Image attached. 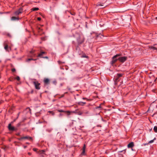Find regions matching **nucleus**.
I'll list each match as a JSON object with an SVG mask.
<instances>
[{"instance_id": "39448f33", "label": "nucleus", "mask_w": 157, "mask_h": 157, "mask_svg": "<svg viewBox=\"0 0 157 157\" xmlns=\"http://www.w3.org/2000/svg\"><path fill=\"white\" fill-rule=\"evenodd\" d=\"M8 128L10 131H13L16 130L14 127L12 126L11 124H9L8 125Z\"/></svg>"}, {"instance_id": "473e14b6", "label": "nucleus", "mask_w": 157, "mask_h": 157, "mask_svg": "<svg viewBox=\"0 0 157 157\" xmlns=\"http://www.w3.org/2000/svg\"><path fill=\"white\" fill-rule=\"evenodd\" d=\"M42 58L48 59V56H45V57H43H43H42Z\"/></svg>"}, {"instance_id": "c03bdc74", "label": "nucleus", "mask_w": 157, "mask_h": 157, "mask_svg": "<svg viewBox=\"0 0 157 157\" xmlns=\"http://www.w3.org/2000/svg\"><path fill=\"white\" fill-rule=\"evenodd\" d=\"M64 95H62V97H63Z\"/></svg>"}, {"instance_id": "f03ea898", "label": "nucleus", "mask_w": 157, "mask_h": 157, "mask_svg": "<svg viewBox=\"0 0 157 157\" xmlns=\"http://www.w3.org/2000/svg\"><path fill=\"white\" fill-rule=\"evenodd\" d=\"M33 83L35 86V88L37 90H39L40 89V83L38 81H35L33 82Z\"/></svg>"}, {"instance_id": "7c9ffc66", "label": "nucleus", "mask_w": 157, "mask_h": 157, "mask_svg": "<svg viewBox=\"0 0 157 157\" xmlns=\"http://www.w3.org/2000/svg\"><path fill=\"white\" fill-rule=\"evenodd\" d=\"M35 52V51L34 50H32V51H31L30 52L31 54H32V53H34V52Z\"/></svg>"}, {"instance_id": "bb28decb", "label": "nucleus", "mask_w": 157, "mask_h": 157, "mask_svg": "<svg viewBox=\"0 0 157 157\" xmlns=\"http://www.w3.org/2000/svg\"><path fill=\"white\" fill-rule=\"evenodd\" d=\"M104 37L101 34H99L98 35V36H97V37Z\"/></svg>"}, {"instance_id": "4c0bfd02", "label": "nucleus", "mask_w": 157, "mask_h": 157, "mask_svg": "<svg viewBox=\"0 0 157 157\" xmlns=\"http://www.w3.org/2000/svg\"><path fill=\"white\" fill-rule=\"evenodd\" d=\"M28 154L29 155H31L32 154H31V153H30V152H28Z\"/></svg>"}, {"instance_id": "c85d7f7f", "label": "nucleus", "mask_w": 157, "mask_h": 157, "mask_svg": "<svg viewBox=\"0 0 157 157\" xmlns=\"http://www.w3.org/2000/svg\"><path fill=\"white\" fill-rule=\"evenodd\" d=\"M86 148V146L85 144H84L82 149L85 150Z\"/></svg>"}, {"instance_id": "9b49d317", "label": "nucleus", "mask_w": 157, "mask_h": 157, "mask_svg": "<svg viewBox=\"0 0 157 157\" xmlns=\"http://www.w3.org/2000/svg\"><path fill=\"white\" fill-rule=\"evenodd\" d=\"M134 146V143L133 142H131L129 143L128 145V148H132Z\"/></svg>"}, {"instance_id": "b1692460", "label": "nucleus", "mask_w": 157, "mask_h": 157, "mask_svg": "<svg viewBox=\"0 0 157 157\" xmlns=\"http://www.w3.org/2000/svg\"><path fill=\"white\" fill-rule=\"evenodd\" d=\"M58 63L59 64H61V63H64V62H62L60 60H58Z\"/></svg>"}, {"instance_id": "f704fd0d", "label": "nucleus", "mask_w": 157, "mask_h": 157, "mask_svg": "<svg viewBox=\"0 0 157 157\" xmlns=\"http://www.w3.org/2000/svg\"><path fill=\"white\" fill-rule=\"evenodd\" d=\"M82 57H85V58H87L88 56H82Z\"/></svg>"}, {"instance_id": "37998d69", "label": "nucleus", "mask_w": 157, "mask_h": 157, "mask_svg": "<svg viewBox=\"0 0 157 157\" xmlns=\"http://www.w3.org/2000/svg\"><path fill=\"white\" fill-rule=\"evenodd\" d=\"M49 112H50V113H51V112H52V111H49Z\"/></svg>"}, {"instance_id": "c756f323", "label": "nucleus", "mask_w": 157, "mask_h": 157, "mask_svg": "<svg viewBox=\"0 0 157 157\" xmlns=\"http://www.w3.org/2000/svg\"><path fill=\"white\" fill-rule=\"evenodd\" d=\"M37 149H36V148H33V150L35 151H37Z\"/></svg>"}, {"instance_id": "2f4dec72", "label": "nucleus", "mask_w": 157, "mask_h": 157, "mask_svg": "<svg viewBox=\"0 0 157 157\" xmlns=\"http://www.w3.org/2000/svg\"><path fill=\"white\" fill-rule=\"evenodd\" d=\"M15 71V69L14 68H13L12 69V71L13 72Z\"/></svg>"}, {"instance_id": "393cba45", "label": "nucleus", "mask_w": 157, "mask_h": 157, "mask_svg": "<svg viewBox=\"0 0 157 157\" xmlns=\"http://www.w3.org/2000/svg\"><path fill=\"white\" fill-rule=\"evenodd\" d=\"M16 79L17 81H19L20 80V78L19 77V76H17L16 78H15Z\"/></svg>"}, {"instance_id": "09e8293b", "label": "nucleus", "mask_w": 157, "mask_h": 157, "mask_svg": "<svg viewBox=\"0 0 157 157\" xmlns=\"http://www.w3.org/2000/svg\"><path fill=\"white\" fill-rule=\"evenodd\" d=\"M156 44H154V45H156Z\"/></svg>"}, {"instance_id": "412c9836", "label": "nucleus", "mask_w": 157, "mask_h": 157, "mask_svg": "<svg viewBox=\"0 0 157 157\" xmlns=\"http://www.w3.org/2000/svg\"><path fill=\"white\" fill-rule=\"evenodd\" d=\"M58 111L60 113H63V112H66V111H64L62 109L58 110Z\"/></svg>"}, {"instance_id": "6ab92c4d", "label": "nucleus", "mask_w": 157, "mask_h": 157, "mask_svg": "<svg viewBox=\"0 0 157 157\" xmlns=\"http://www.w3.org/2000/svg\"><path fill=\"white\" fill-rule=\"evenodd\" d=\"M155 139H156L155 138L153 140H151L150 141H149L148 143L151 144V143H153L154 141V140H155Z\"/></svg>"}, {"instance_id": "cd10ccee", "label": "nucleus", "mask_w": 157, "mask_h": 157, "mask_svg": "<svg viewBox=\"0 0 157 157\" xmlns=\"http://www.w3.org/2000/svg\"><path fill=\"white\" fill-rule=\"evenodd\" d=\"M125 150H122L121 151H118V153H121V152H123L124 151V153H125L126 152V151H125Z\"/></svg>"}, {"instance_id": "2eb2a0df", "label": "nucleus", "mask_w": 157, "mask_h": 157, "mask_svg": "<svg viewBox=\"0 0 157 157\" xmlns=\"http://www.w3.org/2000/svg\"><path fill=\"white\" fill-rule=\"evenodd\" d=\"M78 104L80 106H83L84 105L83 104V102L82 101H79L78 102Z\"/></svg>"}, {"instance_id": "a18cd8bd", "label": "nucleus", "mask_w": 157, "mask_h": 157, "mask_svg": "<svg viewBox=\"0 0 157 157\" xmlns=\"http://www.w3.org/2000/svg\"><path fill=\"white\" fill-rule=\"evenodd\" d=\"M10 50H11V48H10Z\"/></svg>"}, {"instance_id": "7ed1b4c3", "label": "nucleus", "mask_w": 157, "mask_h": 157, "mask_svg": "<svg viewBox=\"0 0 157 157\" xmlns=\"http://www.w3.org/2000/svg\"><path fill=\"white\" fill-rule=\"evenodd\" d=\"M127 59V57L124 56L120 57L118 58V60L121 62L123 63L126 61Z\"/></svg>"}, {"instance_id": "72a5a7b5", "label": "nucleus", "mask_w": 157, "mask_h": 157, "mask_svg": "<svg viewBox=\"0 0 157 157\" xmlns=\"http://www.w3.org/2000/svg\"><path fill=\"white\" fill-rule=\"evenodd\" d=\"M37 20H38L39 21H40L41 20V18L40 17H38L37 18Z\"/></svg>"}, {"instance_id": "49530a36", "label": "nucleus", "mask_w": 157, "mask_h": 157, "mask_svg": "<svg viewBox=\"0 0 157 157\" xmlns=\"http://www.w3.org/2000/svg\"><path fill=\"white\" fill-rule=\"evenodd\" d=\"M156 19L157 20V17H156Z\"/></svg>"}, {"instance_id": "8fccbe9b", "label": "nucleus", "mask_w": 157, "mask_h": 157, "mask_svg": "<svg viewBox=\"0 0 157 157\" xmlns=\"http://www.w3.org/2000/svg\"><path fill=\"white\" fill-rule=\"evenodd\" d=\"M27 144H29V143H27Z\"/></svg>"}, {"instance_id": "aec40b11", "label": "nucleus", "mask_w": 157, "mask_h": 157, "mask_svg": "<svg viewBox=\"0 0 157 157\" xmlns=\"http://www.w3.org/2000/svg\"><path fill=\"white\" fill-rule=\"evenodd\" d=\"M85 150L82 149V152L81 154L82 155H85Z\"/></svg>"}, {"instance_id": "5701e85b", "label": "nucleus", "mask_w": 157, "mask_h": 157, "mask_svg": "<svg viewBox=\"0 0 157 157\" xmlns=\"http://www.w3.org/2000/svg\"><path fill=\"white\" fill-rule=\"evenodd\" d=\"M83 113L85 115H87L89 114V112L88 111H84Z\"/></svg>"}, {"instance_id": "0eeeda50", "label": "nucleus", "mask_w": 157, "mask_h": 157, "mask_svg": "<svg viewBox=\"0 0 157 157\" xmlns=\"http://www.w3.org/2000/svg\"><path fill=\"white\" fill-rule=\"evenodd\" d=\"M49 79L48 78H45L44 80V84L46 85L48 84L49 83Z\"/></svg>"}, {"instance_id": "79ce46f5", "label": "nucleus", "mask_w": 157, "mask_h": 157, "mask_svg": "<svg viewBox=\"0 0 157 157\" xmlns=\"http://www.w3.org/2000/svg\"><path fill=\"white\" fill-rule=\"evenodd\" d=\"M98 6H101V5L100 4H98Z\"/></svg>"}, {"instance_id": "de8ad7c7", "label": "nucleus", "mask_w": 157, "mask_h": 157, "mask_svg": "<svg viewBox=\"0 0 157 157\" xmlns=\"http://www.w3.org/2000/svg\"><path fill=\"white\" fill-rule=\"evenodd\" d=\"M26 147V146H25V147H25V148Z\"/></svg>"}, {"instance_id": "a19ab883", "label": "nucleus", "mask_w": 157, "mask_h": 157, "mask_svg": "<svg viewBox=\"0 0 157 157\" xmlns=\"http://www.w3.org/2000/svg\"><path fill=\"white\" fill-rule=\"evenodd\" d=\"M83 105H84L86 104V102H83Z\"/></svg>"}, {"instance_id": "4468645a", "label": "nucleus", "mask_w": 157, "mask_h": 157, "mask_svg": "<svg viewBox=\"0 0 157 157\" xmlns=\"http://www.w3.org/2000/svg\"><path fill=\"white\" fill-rule=\"evenodd\" d=\"M149 48L151 49H153V50H157V48L153 46H150Z\"/></svg>"}, {"instance_id": "4be33fe9", "label": "nucleus", "mask_w": 157, "mask_h": 157, "mask_svg": "<svg viewBox=\"0 0 157 157\" xmlns=\"http://www.w3.org/2000/svg\"><path fill=\"white\" fill-rule=\"evenodd\" d=\"M36 59H29L26 60V61L28 62L31 60H36Z\"/></svg>"}, {"instance_id": "58836bf2", "label": "nucleus", "mask_w": 157, "mask_h": 157, "mask_svg": "<svg viewBox=\"0 0 157 157\" xmlns=\"http://www.w3.org/2000/svg\"><path fill=\"white\" fill-rule=\"evenodd\" d=\"M101 105H100L99 106H98V107H97L96 108V109H98L99 108H101Z\"/></svg>"}, {"instance_id": "ea45409f", "label": "nucleus", "mask_w": 157, "mask_h": 157, "mask_svg": "<svg viewBox=\"0 0 157 157\" xmlns=\"http://www.w3.org/2000/svg\"><path fill=\"white\" fill-rule=\"evenodd\" d=\"M82 113H79V114H79V115H82Z\"/></svg>"}, {"instance_id": "c9c22d12", "label": "nucleus", "mask_w": 157, "mask_h": 157, "mask_svg": "<svg viewBox=\"0 0 157 157\" xmlns=\"http://www.w3.org/2000/svg\"><path fill=\"white\" fill-rule=\"evenodd\" d=\"M7 35L8 36H9V37H11V36L10 34H9V33H8V34H7Z\"/></svg>"}, {"instance_id": "1a4fd4ad", "label": "nucleus", "mask_w": 157, "mask_h": 157, "mask_svg": "<svg viewBox=\"0 0 157 157\" xmlns=\"http://www.w3.org/2000/svg\"><path fill=\"white\" fill-rule=\"evenodd\" d=\"M46 52H40L38 55V57L40 58H42L43 57V56L44 54H45Z\"/></svg>"}, {"instance_id": "ddd939ff", "label": "nucleus", "mask_w": 157, "mask_h": 157, "mask_svg": "<svg viewBox=\"0 0 157 157\" xmlns=\"http://www.w3.org/2000/svg\"><path fill=\"white\" fill-rule=\"evenodd\" d=\"M122 74H118L117 75V78L116 79V80L117 81L119 77H121L122 76Z\"/></svg>"}, {"instance_id": "e433bc0d", "label": "nucleus", "mask_w": 157, "mask_h": 157, "mask_svg": "<svg viewBox=\"0 0 157 157\" xmlns=\"http://www.w3.org/2000/svg\"><path fill=\"white\" fill-rule=\"evenodd\" d=\"M82 99L83 100H85V99H86V100H87V98H82Z\"/></svg>"}, {"instance_id": "a878e982", "label": "nucleus", "mask_w": 157, "mask_h": 157, "mask_svg": "<svg viewBox=\"0 0 157 157\" xmlns=\"http://www.w3.org/2000/svg\"><path fill=\"white\" fill-rule=\"evenodd\" d=\"M52 83L55 85H56L57 83V82L56 80H54L52 82Z\"/></svg>"}, {"instance_id": "9d476101", "label": "nucleus", "mask_w": 157, "mask_h": 157, "mask_svg": "<svg viewBox=\"0 0 157 157\" xmlns=\"http://www.w3.org/2000/svg\"><path fill=\"white\" fill-rule=\"evenodd\" d=\"M23 139L32 140V138L31 137H29V136H25L21 137L19 139V140H21Z\"/></svg>"}, {"instance_id": "6e6552de", "label": "nucleus", "mask_w": 157, "mask_h": 157, "mask_svg": "<svg viewBox=\"0 0 157 157\" xmlns=\"http://www.w3.org/2000/svg\"><path fill=\"white\" fill-rule=\"evenodd\" d=\"M4 49L6 50L7 51H9V47L8 46V45L7 44V43L6 41H5L4 44Z\"/></svg>"}, {"instance_id": "dca6fc26", "label": "nucleus", "mask_w": 157, "mask_h": 157, "mask_svg": "<svg viewBox=\"0 0 157 157\" xmlns=\"http://www.w3.org/2000/svg\"><path fill=\"white\" fill-rule=\"evenodd\" d=\"M66 112L67 113V115H69L70 114V113H71V112H72V113H75V111H72V112H70L69 111H66Z\"/></svg>"}, {"instance_id": "f3484780", "label": "nucleus", "mask_w": 157, "mask_h": 157, "mask_svg": "<svg viewBox=\"0 0 157 157\" xmlns=\"http://www.w3.org/2000/svg\"><path fill=\"white\" fill-rule=\"evenodd\" d=\"M39 9L38 8H36V7L33 8L32 9V10L33 11H35L38 10H39Z\"/></svg>"}, {"instance_id": "423d86ee", "label": "nucleus", "mask_w": 157, "mask_h": 157, "mask_svg": "<svg viewBox=\"0 0 157 157\" xmlns=\"http://www.w3.org/2000/svg\"><path fill=\"white\" fill-rule=\"evenodd\" d=\"M77 40L78 44H81L84 42V39L82 38L80 40V38H78L77 39Z\"/></svg>"}, {"instance_id": "a211bd4d", "label": "nucleus", "mask_w": 157, "mask_h": 157, "mask_svg": "<svg viewBox=\"0 0 157 157\" xmlns=\"http://www.w3.org/2000/svg\"><path fill=\"white\" fill-rule=\"evenodd\" d=\"M154 130L155 132H157V126H155L154 128Z\"/></svg>"}, {"instance_id": "f257e3e1", "label": "nucleus", "mask_w": 157, "mask_h": 157, "mask_svg": "<svg viewBox=\"0 0 157 157\" xmlns=\"http://www.w3.org/2000/svg\"><path fill=\"white\" fill-rule=\"evenodd\" d=\"M120 56V54H117L113 56L112 58V60L111 61L112 64L115 63L118 60V57Z\"/></svg>"}, {"instance_id": "f8f14e48", "label": "nucleus", "mask_w": 157, "mask_h": 157, "mask_svg": "<svg viewBox=\"0 0 157 157\" xmlns=\"http://www.w3.org/2000/svg\"><path fill=\"white\" fill-rule=\"evenodd\" d=\"M19 18L18 17H12L11 18V20L12 21L18 20Z\"/></svg>"}, {"instance_id": "20e7f679", "label": "nucleus", "mask_w": 157, "mask_h": 157, "mask_svg": "<svg viewBox=\"0 0 157 157\" xmlns=\"http://www.w3.org/2000/svg\"><path fill=\"white\" fill-rule=\"evenodd\" d=\"M23 11V9L21 8L17 10L14 13V15L16 16H17L19 15V14L21 13Z\"/></svg>"}]
</instances>
